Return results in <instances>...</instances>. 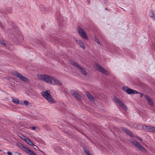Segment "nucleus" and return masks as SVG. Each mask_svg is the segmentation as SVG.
<instances>
[{"mask_svg": "<svg viewBox=\"0 0 155 155\" xmlns=\"http://www.w3.org/2000/svg\"><path fill=\"white\" fill-rule=\"evenodd\" d=\"M50 91L47 90L45 91H42L41 94L43 97L50 104H53L56 103L55 100L50 94Z\"/></svg>", "mask_w": 155, "mask_h": 155, "instance_id": "1", "label": "nucleus"}, {"mask_svg": "<svg viewBox=\"0 0 155 155\" xmlns=\"http://www.w3.org/2000/svg\"><path fill=\"white\" fill-rule=\"evenodd\" d=\"M70 63L71 64L78 69L80 70V72L82 74L86 76L88 74V73L86 71V68L82 67L76 62L71 61H70Z\"/></svg>", "mask_w": 155, "mask_h": 155, "instance_id": "2", "label": "nucleus"}, {"mask_svg": "<svg viewBox=\"0 0 155 155\" xmlns=\"http://www.w3.org/2000/svg\"><path fill=\"white\" fill-rule=\"evenodd\" d=\"M38 78L40 80L50 84L52 76L45 74H39L37 75Z\"/></svg>", "mask_w": 155, "mask_h": 155, "instance_id": "3", "label": "nucleus"}, {"mask_svg": "<svg viewBox=\"0 0 155 155\" xmlns=\"http://www.w3.org/2000/svg\"><path fill=\"white\" fill-rule=\"evenodd\" d=\"M17 145L23 151L30 155H38L33 151L21 143H17Z\"/></svg>", "mask_w": 155, "mask_h": 155, "instance_id": "4", "label": "nucleus"}, {"mask_svg": "<svg viewBox=\"0 0 155 155\" xmlns=\"http://www.w3.org/2000/svg\"><path fill=\"white\" fill-rule=\"evenodd\" d=\"M12 74L15 76L19 78L21 80L24 82L29 83L30 82L29 80L27 78L23 76L22 74L19 73L16 71H13Z\"/></svg>", "mask_w": 155, "mask_h": 155, "instance_id": "5", "label": "nucleus"}, {"mask_svg": "<svg viewBox=\"0 0 155 155\" xmlns=\"http://www.w3.org/2000/svg\"><path fill=\"white\" fill-rule=\"evenodd\" d=\"M94 67L95 69L106 75H108L110 74V72L105 70L100 65L97 64H95L94 66Z\"/></svg>", "mask_w": 155, "mask_h": 155, "instance_id": "6", "label": "nucleus"}, {"mask_svg": "<svg viewBox=\"0 0 155 155\" xmlns=\"http://www.w3.org/2000/svg\"><path fill=\"white\" fill-rule=\"evenodd\" d=\"M123 90L125 91L128 94H140L137 91L132 90V89L129 88L128 87L126 86H124L122 88ZM140 97H142L143 95L142 93H140Z\"/></svg>", "mask_w": 155, "mask_h": 155, "instance_id": "7", "label": "nucleus"}, {"mask_svg": "<svg viewBox=\"0 0 155 155\" xmlns=\"http://www.w3.org/2000/svg\"><path fill=\"white\" fill-rule=\"evenodd\" d=\"M131 143L136 146L141 151L144 153L147 152V150L146 149L136 140L131 141Z\"/></svg>", "mask_w": 155, "mask_h": 155, "instance_id": "8", "label": "nucleus"}, {"mask_svg": "<svg viewBox=\"0 0 155 155\" xmlns=\"http://www.w3.org/2000/svg\"><path fill=\"white\" fill-rule=\"evenodd\" d=\"M19 137H21L23 140L25 141V142L27 143L28 144L31 146H36V147L38 148V147L36 146L35 144L32 142V141L28 138L25 136L22 135H20Z\"/></svg>", "mask_w": 155, "mask_h": 155, "instance_id": "9", "label": "nucleus"}, {"mask_svg": "<svg viewBox=\"0 0 155 155\" xmlns=\"http://www.w3.org/2000/svg\"><path fill=\"white\" fill-rule=\"evenodd\" d=\"M50 84L53 85H61L62 84V83L61 81L52 76Z\"/></svg>", "mask_w": 155, "mask_h": 155, "instance_id": "10", "label": "nucleus"}, {"mask_svg": "<svg viewBox=\"0 0 155 155\" xmlns=\"http://www.w3.org/2000/svg\"><path fill=\"white\" fill-rule=\"evenodd\" d=\"M114 100L121 107L123 108L125 110H126L127 107L122 102L119 98L116 97L114 98Z\"/></svg>", "mask_w": 155, "mask_h": 155, "instance_id": "11", "label": "nucleus"}, {"mask_svg": "<svg viewBox=\"0 0 155 155\" xmlns=\"http://www.w3.org/2000/svg\"><path fill=\"white\" fill-rule=\"evenodd\" d=\"M70 93L71 94L77 99L78 100L80 99L81 96L76 91L73 90H71Z\"/></svg>", "mask_w": 155, "mask_h": 155, "instance_id": "12", "label": "nucleus"}, {"mask_svg": "<svg viewBox=\"0 0 155 155\" xmlns=\"http://www.w3.org/2000/svg\"><path fill=\"white\" fill-rule=\"evenodd\" d=\"M78 32L82 37L86 40L87 39V37L83 30H79Z\"/></svg>", "mask_w": 155, "mask_h": 155, "instance_id": "13", "label": "nucleus"}, {"mask_svg": "<svg viewBox=\"0 0 155 155\" xmlns=\"http://www.w3.org/2000/svg\"><path fill=\"white\" fill-rule=\"evenodd\" d=\"M142 130L144 131L148 132H150L151 126L146 125H143L142 126Z\"/></svg>", "mask_w": 155, "mask_h": 155, "instance_id": "14", "label": "nucleus"}, {"mask_svg": "<svg viewBox=\"0 0 155 155\" xmlns=\"http://www.w3.org/2000/svg\"><path fill=\"white\" fill-rule=\"evenodd\" d=\"M76 42L79 46L84 49L85 48V46L83 42L81 40H76Z\"/></svg>", "mask_w": 155, "mask_h": 155, "instance_id": "15", "label": "nucleus"}, {"mask_svg": "<svg viewBox=\"0 0 155 155\" xmlns=\"http://www.w3.org/2000/svg\"><path fill=\"white\" fill-rule=\"evenodd\" d=\"M41 10L45 13H48L51 11V9L50 8L46 7L43 6L41 9Z\"/></svg>", "mask_w": 155, "mask_h": 155, "instance_id": "16", "label": "nucleus"}, {"mask_svg": "<svg viewBox=\"0 0 155 155\" xmlns=\"http://www.w3.org/2000/svg\"><path fill=\"white\" fill-rule=\"evenodd\" d=\"M145 97L149 104L150 105H153V102L149 97H148L147 95H145Z\"/></svg>", "mask_w": 155, "mask_h": 155, "instance_id": "17", "label": "nucleus"}, {"mask_svg": "<svg viewBox=\"0 0 155 155\" xmlns=\"http://www.w3.org/2000/svg\"><path fill=\"white\" fill-rule=\"evenodd\" d=\"M86 94L87 97L91 101H94V98L93 96L89 92H86Z\"/></svg>", "mask_w": 155, "mask_h": 155, "instance_id": "18", "label": "nucleus"}, {"mask_svg": "<svg viewBox=\"0 0 155 155\" xmlns=\"http://www.w3.org/2000/svg\"><path fill=\"white\" fill-rule=\"evenodd\" d=\"M12 101L15 104H20V101L19 100L16 98H12Z\"/></svg>", "mask_w": 155, "mask_h": 155, "instance_id": "19", "label": "nucleus"}, {"mask_svg": "<svg viewBox=\"0 0 155 155\" xmlns=\"http://www.w3.org/2000/svg\"><path fill=\"white\" fill-rule=\"evenodd\" d=\"M123 131L125 132L128 135L130 136H133V134H132L128 130H127V129L125 128H123Z\"/></svg>", "mask_w": 155, "mask_h": 155, "instance_id": "20", "label": "nucleus"}, {"mask_svg": "<svg viewBox=\"0 0 155 155\" xmlns=\"http://www.w3.org/2000/svg\"><path fill=\"white\" fill-rule=\"evenodd\" d=\"M29 104V102L27 101H20V104L21 105H25V106H28Z\"/></svg>", "mask_w": 155, "mask_h": 155, "instance_id": "21", "label": "nucleus"}, {"mask_svg": "<svg viewBox=\"0 0 155 155\" xmlns=\"http://www.w3.org/2000/svg\"><path fill=\"white\" fill-rule=\"evenodd\" d=\"M149 15L150 17L152 18L154 20H155V16L152 12H150Z\"/></svg>", "mask_w": 155, "mask_h": 155, "instance_id": "22", "label": "nucleus"}, {"mask_svg": "<svg viewBox=\"0 0 155 155\" xmlns=\"http://www.w3.org/2000/svg\"><path fill=\"white\" fill-rule=\"evenodd\" d=\"M150 132L155 133V127L151 126Z\"/></svg>", "mask_w": 155, "mask_h": 155, "instance_id": "23", "label": "nucleus"}, {"mask_svg": "<svg viewBox=\"0 0 155 155\" xmlns=\"http://www.w3.org/2000/svg\"><path fill=\"white\" fill-rule=\"evenodd\" d=\"M84 151L86 155H92L91 154L87 149H84Z\"/></svg>", "mask_w": 155, "mask_h": 155, "instance_id": "24", "label": "nucleus"}, {"mask_svg": "<svg viewBox=\"0 0 155 155\" xmlns=\"http://www.w3.org/2000/svg\"><path fill=\"white\" fill-rule=\"evenodd\" d=\"M94 39L96 42H97L98 44H100V43L99 40L95 37H94Z\"/></svg>", "mask_w": 155, "mask_h": 155, "instance_id": "25", "label": "nucleus"}, {"mask_svg": "<svg viewBox=\"0 0 155 155\" xmlns=\"http://www.w3.org/2000/svg\"><path fill=\"white\" fill-rule=\"evenodd\" d=\"M0 43L4 46L6 45V43L2 40L0 41Z\"/></svg>", "mask_w": 155, "mask_h": 155, "instance_id": "26", "label": "nucleus"}, {"mask_svg": "<svg viewBox=\"0 0 155 155\" xmlns=\"http://www.w3.org/2000/svg\"><path fill=\"white\" fill-rule=\"evenodd\" d=\"M85 2L87 4H89L90 3V0H84Z\"/></svg>", "mask_w": 155, "mask_h": 155, "instance_id": "27", "label": "nucleus"}, {"mask_svg": "<svg viewBox=\"0 0 155 155\" xmlns=\"http://www.w3.org/2000/svg\"><path fill=\"white\" fill-rule=\"evenodd\" d=\"M137 139L138 140H139L141 141H142V138L140 137H138V136H137L136 137Z\"/></svg>", "mask_w": 155, "mask_h": 155, "instance_id": "28", "label": "nucleus"}, {"mask_svg": "<svg viewBox=\"0 0 155 155\" xmlns=\"http://www.w3.org/2000/svg\"><path fill=\"white\" fill-rule=\"evenodd\" d=\"M7 154L8 155H12V153H11V152H10V151L7 152Z\"/></svg>", "mask_w": 155, "mask_h": 155, "instance_id": "29", "label": "nucleus"}, {"mask_svg": "<svg viewBox=\"0 0 155 155\" xmlns=\"http://www.w3.org/2000/svg\"><path fill=\"white\" fill-rule=\"evenodd\" d=\"M31 129L33 130H35L36 128L35 127H32L31 128Z\"/></svg>", "mask_w": 155, "mask_h": 155, "instance_id": "30", "label": "nucleus"}, {"mask_svg": "<svg viewBox=\"0 0 155 155\" xmlns=\"http://www.w3.org/2000/svg\"><path fill=\"white\" fill-rule=\"evenodd\" d=\"M12 28H18L15 25H14V26Z\"/></svg>", "mask_w": 155, "mask_h": 155, "instance_id": "31", "label": "nucleus"}, {"mask_svg": "<svg viewBox=\"0 0 155 155\" xmlns=\"http://www.w3.org/2000/svg\"><path fill=\"white\" fill-rule=\"evenodd\" d=\"M17 153L18 154V155H23L21 153Z\"/></svg>", "mask_w": 155, "mask_h": 155, "instance_id": "32", "label": "nucleus"}, {"mask_svg": "<svg viewBox=\"0 0 155 155\" xmlns=\"http://www.w3.org/2000/svg\"><path fill=\"white\" fill-rule=\"evenodd\" d=\"M2 150L0 149V151H1Z\"/></svg>", "mask_w": 155, "mask_h": 155, "instance_id": "33", "label": "nucleus"}, {"mask_svg": "<svg viewBox=\"0 0 155 155\" xmlns=\"http://www.w3.org/2000/svg\"><path fill=\"white\" fill-rule=\"evenodd\" d=\"M80 29H82V28H80Z\"/></svg>", "mask_w": 155, "mask_h": 155, "instance_id": "34", "label": "nucleus"}]
</instances>
